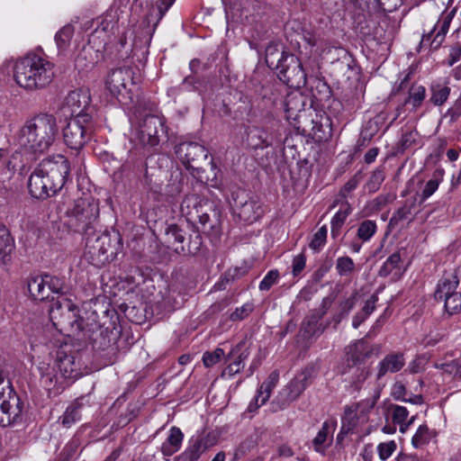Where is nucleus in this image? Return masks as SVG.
<instances>
[{
    "label": "nucleus",
    "instance_id": "1",
    "mask_svg": "<svg viewBox=\"0 0 461 461\" xmlns=\"http://www.w3.org/2000/svg\"><path fill=\"white\" fill-rule=\"evenodd\" d=\"M39 371L41 384L50 397L60 394L68 384L83 375L80 359L62 348L58 350L53 364L41 362Z\"/></svg>",
    "mask_w": 461,
    "mask_h": 461
},
{
    "label": "nucleus",
    "instance_id": "2",
    "mask_svg": "<svg viewBox=\"0 0 461 461\" xmlns=\"http://www.w3.org/2000/svg\"><path fill=\"white\" fill-rule=\"evenodd\" d=\"M58 132L56 117L39 113L25 121L14 135V142L25 151L43 154L54 144Z\"/></svg>",
    "mask_w": 461,
    "mask_h": 461
},
{
    "label": "nucleus",
    "instance_id": "3",
    "mask_svg": "<svg viewBox=\"0 0 461 461\" xmlns=\"http://www.w3.org/2000/svg\"><path fill=\"white\" fill-rule=\"evenodd\" d=\"M68 159L58 155L54 159H45L32 173L28 181L31 195L37 199H46L57 194L69 175Z\"/></svg>",
    "mask_w": 461,
    "mask_h": 461
},
{
    "label": "nucleus",
    "instance_id": "4",
    "mask_svg": "<svg viewBox=\"0 0 461 461\" xmlns=\"http://www.w3.org/2000/svg\"><path fill=\"white\" fill-rule=\"evenodd\" d=\"M54 66L43 55L28 53L14 65V78L26 90H39L49 86L54 77Z\"/></svg>",
    "mask_w": 461,
    "mask_h": 461
},
{
    "label": "nucleus",
    "instance_id": "5",
    "mask_svg": "<svg viewBox=\"0 0 461 461\" xmlns=\"http://www.w3.org/2000/svg\"><path fill=\"white\" fill-rule=\"evenodd\" d=\"M49 313L53 326L60 331L70 330L76 333L84 329V320L79 316L78 307L67 297H59L54 302Z\"/></svg>",
    "mask_w": 461,
    "mask_h": 461
},
{
    "label": "nucleus",
    "instance_id": "6",
    "mask_svg": "<svg viewBox=\"0 0 461 461\" xmlns=\"http://www.w3.org/2000/svg\"><path fill=\"white\" fill-rule=\"evenodd\" d=\"M99 202L92 196L77 199L67 212L68 225L75 231L86 232L99 217Z\"/></svg>",
    "mask_w": 461,
    "mask_h": 461
},
{
    "label": "nucleus",
    "instance_id": "7",
    "mask_svg": "<svg viewBox=\"0 0 461 461\" xmlns=\"http://www.w3.org/2000/svg\"><path fill=\"white\" fill-rule=\"evenodd\" d=\"M94 123L91 115L71 118L63 129V140L71 149H81L91 139Z\"/></svg>",
    "mask_w": 461,
    "mask_h": 461
},
{
    "label": "nucleus",
    "instance_id": "8",
    "mask_svg": "<svg viewBox=\"0 0 461 461\" xmlns=\"http://www.w3.org/2000/svg\"><path fill=\"white\" fill-rule=\"evenodd\" d=\"M24 404L7 381L6 386L0 392V426L8 427L22 421Z\"/></svg>",
    "mask_w": 461,
    "mask_h": 461
},
{
    "label": "nucleus",
    "instance_id": "9",
    "mask_svg": "<svg viewBox=\"0 0 461 461\" xmlns=\"http://www.w3.org/2000/svg\"><path fill=\"white\" fill-rule=\"evenodd\" d=\"M278 77L290 87L300 88L306 84V73L302 64L294 55H285L278 60L276 66Z\"/></svg>",
    "mask_w": 461,
    "mask_h": 461
},
{
    "label": "nucleus",
    "instance_id": "10",
    "mask_svg": "<svg viewBox=\"0 0 461 461\" xmlns=\"http://www.w3.org/2000/svg\"><path fill=\"white\" fill-rule=\"evenodd\" d=\"M112 238L108 233H103L95 240H88L85 257L95 267H101L113 260L116 254Z\"/></svg>",
    "mask_w": 461,
    "mask_h": 461
},
{
    "label": "nucleus",
    "instance_id": "11",
    "mask_svg": "<svg viewBox=\"0 0 461 461\" xmlns=\"http://www.w3.org/2000/svg\"><path fill=\"white\" fill-rule=\"evenodd\" d=\"M166 133L165 119L158 115H147L140 124L136 138L144 147H154Z\"/></svg>",
    "mask_w": 461,
    "mask_h": 461
},
{
    "label": "nucleus",
    "instance_id": "12",
    "mask_svg": "<svg viewBox=\"0 0 461 461\" xmlns=\"http://www.w3.org/2000/svg\"><path fill=\"white\" fill-rule=\"evenodd\" d=\"M91 101L90 91L79 88L68 93L65 97L61 110L65 116L77 118L81 115H90L86 111Z\"/></svg>",
    "mask_w": 461,
    "mask_h": 461
},
{
    "label": "nucleus",
    "instance_id": "13",
    "mask_svg": "<svg viewBox=\"0 0 461 461\" xmlns=\"http://www.w3.org/2000/svg\"><path fill=\"white\" fill-rule=\"evenodd\" d=\"M278 123L271 125L252 126L248 130V140L253 149H265L280 140Z\"/></svg>",
    "mask_w": 461,
    "mask_h": 461
},
{
    "label": "nucleus",
    "instance_id": "14",
    "mask_svg": "<svg viewBox=\"0 0 461 461\" xmlns=\"http://www.w3.org/2000/svg\"><path fill=\"white\" fill-rule=\"evenodd\" d=\"M179 160L187 167L198 170L200 164L208 158L207 149L196 142H183L176 148Z\"/></svg>",
    "mask_w": 461,
    "mask_h": 461
},
{
    "label": "nucleus",
    "instance_id": "15",
    "mask_svg": "<svg viewBox=\"0 0 461 461\" xmlns=\"http://www.w3.org/2000/svg\"><path fill=\"white\" fill-rule=\"evenodd\" d=\"M131 79L129 68H119L112 70L104 80L105 90L119 102H122L128 93L127 83Z\"/></svg>",
    "mask_w": 461,
    "mask_h": 461
},
{
    "label": "nucleus",
    "instance_id": "16",
    "mask_svg": "<svg viewBox=\"0 0 461 461\" xmlns=\"http://www.w3.org/2000/svg\"><path fill=\"white\" fill-rule=\"evenodd\" d=\"M176 0H158L156 7L151 6L144 20L143 33L151 38L159 22Z\"/></svg>",
    "mask_w": 461,
    "mask_h": 461
},
{
    "label": "nucleus",
    "instance_id": "17",
    "mask_svg": "<svg viewBox=\"0 0 461 461\" xmlns=\"http://www.w3.org/2000/svg\"><path fill=\"white\" fill-rule=\"evenodd\" d=\"M278 380L279 373L276 370L271 372L267 380L258 389L254 400L249 404L248 410L249 411H255L268 401L272 390L276 386Z\"/></svg>",
    "mask_w": 461,
    "mask_h": 461
},
{
    "label": "nucleus",
    "instance_id": "18",
    "mask_svg": "<svg viewBox=\"0 0 461 461\" xmlns=\"http://www.w3.org/2000/svg\"><path fill=\"white\" fill-rule=\"evenodd\" d=\"M308 380L309 375L306 372L298 374L282 391V393L285 395L284 403L288 404L295 401L307 388Z\"/></svg>",
    "mask_w": 461,
    "mask_h": 461
},
{
    "label": "nucleus",
    "instance_id": "19",
    "mask_svg": "<svg viewBox=\"0 0 461 461\" xmlns=\"http://www.w3.org/2000/svg\"><path fill=\"white\" fill-rule=\"evenodd\" d=\"M238 213L242 221L252 223L264 215L265 208L260 201L251 198L240 203Z\"/></svg>",
    "mask_w": 461,
    "mask_h": 461
},
{
    "label": "nucleus",
    "instance_id": "20",
    "mask_svg": "<svg viewBox=\"0 0 461 461\" xmlns=\"http://www.w3.org/2000/svg\"><path fill=\"white\" fill-rule=\"evenodd\" d=\"M405 365V359L402 353H391L386 355L377 366L376 378L380 379L387 373H397Z\"/></svg>",
    "mask_w": 461,
    "mask_h": 461
},
{
    "label": "nucleus",
    "instance_id": "21",
    "mask_svg": "<svg viewBox=\"0 0 461 461\" xmlns=\"http://www.w3.org/2000/svg\"><path fill=\"white\" fill-rule=\"evenodd\" d=\"M336 429V423L333 421H324L316 437L312 440V447L318 453L324 454L326 449L331 445L333 433Z\"/></svg>",
    "mask_w": 461,
    "mask_h": 461
},
{
    "label": "nucleus",
    "instance_id": "22",
    "mask_svg": "<svg viewBox=\"0 0 461 461\" xmlns=\"http://www.w3.org/2000/svg\"><path fill=\"white\" fill-rule=\"evenodd\" d=\"M207 440L202 437H193L185 451L178 456L180 461H197L201 455L208 449Z\"/></svg>",
    "mask_w": 461,
    "mask_h": 461
},
{
    "label": "nucleus",
    "instance_id": "23",
    "mask_svg": "<svg viewBox=\"0 0 461 461\" xmlns=\"http://www.w3.org/2000/svg\"><path fill=\"white\" fill-rule=\"evenodd\" d=\"M372 353V346L369 345L364 339L357 340L356 342L349 345L347 348L348 357L355 365L361 363L365 359L370 357Z\"/></svg>",
    "mask_w": 461,
    "mask_h": 461
},
{
    "label": "nucleus",
    "instance_id": "24",
    "mask_svg": "<svg viewBox=\"0 0 461 461\" xmlns=\"http://www.w3.org/2000/svg\"><path fill=\"white\" fill-rule=\"evenodd\" d=\"M371 375V368L369 366H356L351 367L350 375L347 379L348 387L352 392H359Z\"/></svg>",
    "mask_w": 461,
    "mask_h": 461
},
{
    "label": "nucleus",
    "instance_id": "25",
    "mask_svg": "<svg viewBox=\"0 0 461 461\" xmlns=\"http://www.w3.org/2000/svg\"><path fill=\"white\" fill-rule=\"evenodd\" d=\"M184 439V434L177 427L170 428L167 438L161 445V453L164 456H171L176 453Z\"/></svg>",
    "mask_w": 461,
    "mask_h": 461
},
{
    "label": "nucleus",
    "instance_id": "26",
    "mask_svg": "<svg viewBox=\"0 0 461 461\" xmlns=\"http://www.w3.org/2000/svg\"><path fill=\"white\" fill-rule=\"evenodd\" d=\"M14 249V239L7 228L4 225H0V262L2 265L9 266L11 264Z\"/></svg>",
    "mask_w": 461,
    "mask_h": 461
},
{
    "label": "nucleus",
    "instance_id": "27",
    "mask_svg": "<svg viewBox=\"0 0 461 461\" xmlns=\"http://www.w3.org/2000/svg\"><path fill=\"white\" fill-rule=\"evenodd\" d=\"M459 284V280L456 275L448 274L444 276L438 282L437 290L435 292V299L442 301L447 296L452 295L454 293H457L456 287Z\"/></svg>",
    "mask_w": 461,
    "mask_h": 461
},
{
    "label": "nucleus",
    "instance_id": "28",
    "mask_svg": "<svg viewBox=\"0 0 461 461\" xmlns=\"http://www.w3.org/2000/svg\"><path fill=\"white\" fill-rule=\"evenodd\" d=\"M426 97V88L418 84H412L408 91V96L405 98L403 105L410 111L415 112L420 108Z\"/></svg>",
    "mask_w": 461,
    "mask_h": 461
},
{
    "label": "nucleus",
    "instance_id": "29",
    "mask_svg": "<svg viewBox=\"0 0 461 461\" xmlns=\"http://www.w3.org/2000/svg\"><path fill=\"white\" fill-rule=\"evenodd\" d=\"M203 205L202 199L195 194H190L185 196L183 199L180 211L183 216L186 217L188 221H194V215L199 212V208Z\"/></svg>",
    "mask_w": 461,
    "mask_h": 461
},
{
    "label": "nucleus",
    "instance_id": "30",
    "mask_svg": "<svg viewBox=\"0 0 461 461\" xmlns=\"http://www.w3.org/2000/svg\"><path fill=\"white\" fill-rule=\"evenodd\" d=\"M28 291L34 300L43 301L49 298V289L44 275L32 277L28 282Z\"/></svg>",
    "mask_w": 461,
    "mask_h": 461
},
{
    "label": "nucleus",
    "instance_id": "31",
    "mask_svg": "<svg viewBox=\"0 0 461 461\" xmlns=\"http://www.w3.org/2000/svg\"><path fill=\"white\" fill-rule=\"evenodd\" d=\"M351 212L352 208L350 204L345 202L334 214L330 221L331 236L333 238H337L340 234L341 228Z\"/></svg>",
    "mask_w": 461,
    "mask_h": 461
},
{
    "label": "nucleus",
    "instance_id": "32",
    "mask_svg": "<svg viewBox=\"0 0 461 461\" xmlns=\"http://www.w3.org/2000/svg\"><path fill=\"white\" fill-rule=\"evenodd\" d=\"M81 407L82 405L78 402H75L68 406L59 420L63 427L68 429L81 420Z\"/></svg>",
    "mask_w": 461,
    "mask_h": 461
},
{
    "label": "nucleus",
    "instance_id": "33",
    "mask_svg": "<svg viewBox=\"0 0 461 461\" xmlns=\"http://www.w3.org/2000/svg\"><path fill=\"white\" fill-rule=\"evenodd\" d=\"M444 169L438 168L433 173V176L430 180H429L420 194V202L426 201L429 198L438 188L439 184L443 180Z\"/></svg>",
    "mask_w": 461,
    "mask_h": 461
},
{
    "label": "nucleus",
    "instance_id": "34",
    "mask_svg": "<svg viewBox=\"0 0 461 461\" xmlns=\"http://www.w3.org/2000/svg\"><path fill=\"white\" fill-rule=\"evenodd\" d=\"M14 170L15 167L12 165L8 151L0 149V185L12 177Z\"/></svg>",
    "mask_w": 461,
    "mask_h": 461
},
{
    "label": "nucleus",
    "instance_id": "35",
    "mask_svg": "<svg viewBox=\"0 0 461 461\" xmlns=\"http://www.w3.org/2000/svg\"><path fill=\"white\" fill-rule=\"evenodd\" d=\"M434 366L442 370L445 378H461V359H455L447 363L437 361Z\"/></svg>",
    "mask_w": 461,
    "mask_h": 461
},
{
    "label": "nucleus",
    "instance_id": "36",
    "mask_svg": "<svg viewBox=\"0 0 461 461\" xmlns=\"http://www.w3.org/2000/svg\"><path fill=\"white\" fill-rule=\"evenodd\" d=\"M433 437H435L433 430L427 425H420L411 438V444L415 448H419L427 445Z\"/></svg>",
    "mask_w": 461,
    "mask_h": 461
},
{
    "label": "nucleus",
    "instance_id": "37",
    "mask_svg": "<svg viewBox=\"0 0 461 461\" xmlns=\"http://www.w3.org/2000/svg\"><path fill=\"white\" fill-rule=\"evenodd\" d=\"M376 230H377V225L375 221L365 220L362 222H360V224L357 228V237L362 242H367L373 238V236L375 234Z\"/></svg>",
    "mask_w": 461,
    "mask_h": 461
},
{
    "label": "nucleus",
    "instance_id": "38",
    "mask_svg": "<svg viewBox=\"0 0 461 461\" xmlns=\"http://www.w3.org/2000/svg\"><path fill=\"white\" fill-rule=\"evenodd\" d=\"M409 415V411L403 406L394 405L393 407V421L396 424L400 425L401 432H405L410 424L413 421V417L410 420L408 423H405Z\"/></svg>",
    "mask_w": 461,
    "mask_h": 461
},
{
    "label": "nucleus",
    "instance_id": "39",
    "mask_svg": "<svg viewBox=\"0 0 461 461\" xmlns=\"http://www.w3.org/2000/svg\"><path fill=\"white\" fill-rule=\"evenodd\" d=\"M406 388L401 382H396L392 387V396L398 401L408 402L414 404L422 403V397L415 395L413 398H406Z\"/></svg>",
    "mask_w": 461,
    "mask_h": 461
},
{
    "label": "nucleus",
    "instance_id": "40",
    "mask_svg": "<svg viewBox=\"0 0 461 461\" xmlns=\"http://www.w3.org/2000/svg\"><path fill=\"white\" fill-rule=\"evenodd\" d=\"M450 95V88L447 86L435 85L431 86L430 102L435 105H442Z\"/></svg>",
    "mask_w": 461,
    "mask_h": 461
},
{
    "label": "nucleus",
    "instance_id": "41",
    "mask_svg": "<svg viewBox=\"0 0 461 461\" xmlns=\"http://www.w3.org/2000/svg\"><path fill=\"white\" fill-rule=\"evenodd\" d=\"M401 256L395 252L392 254L382 265L378 271L379 276L386 277L399 267Z\"/></svg>",
    "mask_w": 461,
    "mask_h": 461
},
{
    "label": "nucleus",
    "instance_id": "42",
    "mask_svg": "<svg viewBox=\"0 0 461 461\" xmlns=\"http://www.w3.org/2000/svg\"><path fill=\"white\" fill-rule=\"evenodd\" d=\"M336 270L341 276H349L355 270V263L353 259L348 256L339 257L336 261Z\"/></svg>",
    "mask_w": 461,
    "mask_h": 461
},
{
    "label": "nucleus",
    "instance_id": "43",
    "mask_svg": "<svg viewBox=\"0 0 461 461\" xmlns=\"http://www.w3.org/2000/svg\"><path fill=\"white\" fill-rule=\"evenodd\" d=\"M357 294L355 293L339 303V312L335 316L336 322H339L348 316L349 312L356 306L357 302Z\"/></svg>",
    "mask_w": 461,
    "mask_h": 461
},
{
    "label": "nucleus",
    "instance_id": "44",
    "mask_svg": "<svg viewBox=\"0 0 461 461\" xmlns=\"http://www.w3.org/2000/svg\"><path fill=\"white\" fill-rule=\"evenodd\" d=\"M303 97L300 94L290 95L285 100V111L289 113V116L295 112L303 110Z\"/></svg>",
    "mask_w": 461,
    "mask_h": 461
},
{
    "label": "nucleus",
    "instance_id": "45",
    "mask_svg": "<svg viewBox=\"0 0 461 461\" xmlns=\"http://www.w3.org/2000/svg\"><path fill=\"white\" fill-rule=\"evenodd\" d=\"M397 449V444L394 440L381 442L377 445L376 450L380 460L386 461Z\"/></svg>",
    "mask_w": 461,
    "mask_h": 461
},
{
    "label": "nucleus",
    "instance_id": "46",
    "mask_svg": "<svg viewBox=\"0 0 461 461\" xmlns=\"http://www.w3.org/2000/svg\"><path fill=\"white\" fill-rule=\"evenodd\" d=\"M445 34L431 31L424 34L421 39L422 44H429L431 50H438L445 40Z\"/></svg>",
    "mask_w": 461,
    "mask_h": 461
},
{
    "label": "nucleus",
    "instance_id": "47",
    "mask_svg": "<svg viewBox=\"0 0 461 461\" xmlns=\"http://www.w3.org/2000/svg\"><path fill=\"white\" fill-rule=\"evenodd\" d=\"M328 229L326 225L321 226L313 235L310 248L314 251H320L327 240Z\"/></svg>",
    "mask_w": 461,
    "mask_h": 461
},
{
    "label": "nucleus",
    "instance_id": "48",
    "mask_svg": "<svg viewBox=\"0 0 461 461\" xmlns=\"http://www.w3.org/2000/svg\"><path fill=\"white\" fill-rule=\"evenodd\" d=\"M445 309L449 314H455L461 310V294L454 293L443 299Z\"/></svg>",
    "mask_w": 461,
    "mask_h": 461
},
{
    "label": "nucleus",
    "instance_id": "49",
    "mask_svg": "<svg viewBox=\"0 0 461 461\" xmlns=\"http://www.w3.org/2000/svg\"><path fill=\"white\" fill-rule=\"evenodd\" d=\"M74 29L70 25L64 26L55 35V41L59 49H63L70 41Z\"/></svg>",
    "mask_w": 461,
    "mask_h": 461
},
{
    "label": "nucleus",
    "instance_id": "50",
    "mask_svg": "<svg viewBox=\"0 0 461 461\" xmlns=\"http://www.w3.org/2000/svg\"><path fill=\"white\" fill-rule=\"evenodd\" d=\"M166 236L168 242L182 244L185 240L184 231L176 224H170L167 227Z\"/></svg>",
    "mask_w": 461,
    "mask_h": 461
},
{
    "label": "nucleus",
    "instance_id": "51",
    "mask_svg": "<svg viewBox=\"0 0 461 461\" xmlns=\"http://www.w3.org/2000/svg\"><path fill=\"white\" fill-rule=\"evenodd\" d=\"M45 283L47 285V289H49V294L50 292L55 294H63L64 290V280L52 276L50 275H44Z\"/></svg>",
    "mask_w": 461,
    "mask_h": 461
},
{
    "label": "nucleus",
    "instance_id": "52",
    "mask_svg": "<svg viewBox=\"0 0 461 461\" xmlns=\"http://www.w3.org/2000/svg\"><path fill=\"white\" fill-rule=\"evenodd\" d=\"M224 357V350L217 348L212 352H205L203 356V362L206 367H211L219 363Z\"/></svg>",
    "mask_w": 461,
    "mask_h": 461
},
{
    "label": "nucleus",
    "instance_id": "53",
    "mask_svg": "<svg viewBox=\"0 0 461 461\" xmlns=\"http://www.w3.org/2000/svg\"><path fill=\"white\" fill-rule=\"evenodd\" d=\"M279 273L277 270H270L259 283V290L268 291L278 280Z\"/></svg>",
    "mask_w": 461,
    "mask_h": 461
},
{
    "label": "nucleus",
    "instance_id": "54",
    "mask_svg": "<svg viewBox=\"0 0 461 461\" xmlns=\"http://www.w3.org/2000/svg\"><path fill=\"white\" fill-rule=\"evenodd\" d=\"M253 311V304L247 303H244L242 306L237 308L231 314H230V320L235 321H241L245 318H247L251 312Z\"/></svg>",
    "mask_w": 461,
    "mask_h": 461
},
{
    "label": "nucleus",
    "instance_id": "55",
    "mask_svg": "<svg viewBox=\"0 0 461 461\" xmlns=\"http://www.w3.org/2000/svg\"><path fill=\"white\" fill-rule=\"evenodd\" d=\"M248 356L249 353L242 352L239 356L237 360L230 363L226 368V372L228 373V375H233L235 374H238L243 367V362L248 357Z\"/></svg>",
    "mask_w": 461,
    "mask_h": 461
},
{
    "label": "nucleus",
    "instance_id": "56",
    "mask_svg": "<svg viewBox=\"0 0 461 461\" xmlns=\"http://www.w3.org/2000/svg\"><path fill=\"white\" fill-rule=\"evenodd\" d=\"M384 176L383 171H381V170L375 171L372 174V176L367 183L368 190L370 192H375L379 188V186L382 184V182L384 181Z\"/></svg>",
    "mask_w": 461,
    "mask_h": 461
},
{
    "label": "nucleus",
    "instance_id": "57",
    "mask_svg": "<svg viewBox=\"0 0 461 461\" xmlns=\"http://www.w3.org/2000/svg\"><path fill=\"white\" fill-rule=\"evenodd\" d=\"M379 397L380 390H376L371 398L361 401L357 406L361 409V411H369L375 406Z\"/></svg>",
    "mask_w": 461,
    "mask_h": 461
},
{
    "label": "nucleus",
    "instance_id": "58",
    "mask_svg": "<svg viewBox=\"0 0 461 461\" xmlns=\"http://www.w3.org/2000/svg\"><path fill=\"white\" fill-rule=\"evenodd\" d=\"M305 263H306V258L303 254L301 253V254H298L294 257L292 267H293V275L294 276L301 274V272L305 267Z\"/></svg>",
    "mask_w": 461,
    "mask_h": 461
},
{
    "label": "nucleus",
    "instance_id": "59",
    "mask_svg": "<svg viewBox=\"0 0 461 461\" xmlns=\"http://www.w3.org/2000/svg\"><path fill=\"white\" fill-rule=\"evenodd\" d=\"M198 212H199L194 213V215L193 216L194 221L192 222L194 223V222L198 221L201 224V226L203 227V230H204L206 228V224L210 221V216L207 213V212L204 210L203 205H202L199 208Z\"/></svg>",
    "mask_w": 461,
    "mask_h": 461
},
{
    "label": "nucleus",
    "instance_id": "60",
    "mask_svg": "<svg viewBox=\"0 0 461 461\" xmlns=\"http://www.w3.org/2000/svg\"><path fill=\"white\" fill-rule=\"evenodd\" d=\"M418 133L414 131H410L402 134L401 139V145L402 149H409L412 147V145L416 141Z\"/></svg>",
    "mask_w": 461,
    "mask_h": 461
},
{
    "label": "nucleus",
    "instance_id": "61",
    "mask_svg": "<svg viewBox=\"0 0 461 461\" xmlns=\"http://www.w3.org/2000/svg\"><path fill=\"white\" fill-rule=\"evenodd\" d=\"M378 301L376 294H372L365 303L361 312L367 317H369L375 310V303Z\"/></svg>",
    "mask_w": 461,
    "mask_h": 461
},
{
    "label": "nucleus",
    "instance_id": "62",
    "mask_svg": "<svg viewBox=\"0 0 461 461\" xmlns=\"http://www.w3.org/2000/svg\"><path fill=\"white\" fill-rule=\"evenodd\" d=\"M450 21L451 17L449 15H446L440 18L438 22L435 24L432 31L444 33L446 35L449 29Z\"/></svg>",
    "mask_w": 461,
    "mask_h": 461
},
{
    "label": "nucleus",
    "instance_id": "63",
    "mask_svg": "<svg viewBox=\"0 0 461 461\" xmlns=\"http://www.w3.org/2000/svg\"><path fill=\"white\" fill-rule=\"evenodd\" d=\"M461 59V44L456 43L450 49L449 52V66L454 65Z\"/></svg>",
    "mask_w": 461,
    "mask_h": 461
},
{
    "label": "nucleus",
    "instance_id": "64",
    "mask_svg": "<svg viewBox=\"0 0 461 461\" xmlns=\"http://www.w3.org/2000/svg\"><path fill=\"white\" fill-rule=\"evenodd\" d=\"M394 461H427V459L416 454L400 452L394 458Z\"/></svg>",
    "mask_w": 461,
    "mask_h": 461
}]
</instances>
